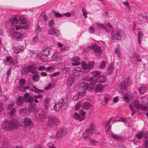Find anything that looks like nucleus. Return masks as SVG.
I'll use <instances>...</instances> for the list:
<instances>
[{
    "label": "nucleus",
    "instance_id": "obj_1",
    "mask_svg": "<svg viewBox=\"0 0 148 148\" xmlns=\"http://www.w3.org/2000/svg\"><path fill=\"white\" fill-rule=\"evenodd\" d=\"M18 125V123L16 120H12L10 122L5 121L1 125L2 128L5 130H9L11 128L16 129Z\"/></svg>",
    "mask_w": 148,
    "mask_h": 148
},
{
    "label": "nucleus",
    "instance_id": "obj_2",
    "mask_svg": "<svg viewBox=\"0 0 148 148\" xmlns=\"http://www.w3.org/2000/svg\"><path fill=\"white\" fill-rule=\"evenodd\" d=\"M132 84V80L130 78L127 77L126 78L123 79L119 85L121 90H118V91L119 92H121L123 90H127L129 88V85Z\"/></svg>",
    "mask_w": 148,
    "mask_h": 148
},
{
    "label": "nucleus",
    "instance_id": "obj_3",
    "mask_svg": "<svg viewBox=\"0 0 148 148\" xmlns=\"http://www.w3.org/2000/svg\"><path fill=\"white\" fill-rule=\"evenodd\" d=\"M88 47L90 49H93L95 55L97 57H100L102 52V50L101 46H99L96 44H91Z\"/></svg>",
    "mask_w": 148,
    "mask_h": 148
},
{
    "label": "nucleus",
    "instance_id": "obj_4",
    "mask_svg": "<svg viewBox=\"0 0 148 148\" xmlns=\"http://www.w3.org/2000/svg\"><path fill=\"white\" fill-rule=\"evenodd\" d=\"M81 65L83 72L87 73L90 71V69L94 68L95 62L93 61H91L88 64H86L85 62L82 61L81 62Z\"/></svg>",
    "mask_w": 148,
    "mask_h": 148
},
{
    "label": "nucleus",
    "instance_id": "obj_5",
    "mask_svg": "<svg viewBox=\"0 0 148 148\" xmlns=\"http://www.w3.org/2000/svg\"><path fill=\"white\" fill-rule=\"evenodd\" d=\"M129 107L132 111L131 115L133 116L136 112V110L138 109L141 107V106L140 102L138 100H135L133 101L132 106L130 104L129 105Z\"/></svg>",
    "mask_w": 148,
    "mask_h": 148
},
{
    "label": "nucleus",
    "instance_id": "obj_6",
    "mask_svg": "<svg viewBox=\"0 0 148 148\" xmlns=\"http://www.w3.org/2000/svg\"><path fill=\"white\" fill-rule=\"evenodd\" d=\"M81 106L84 110H87L89 109L91 107V105L89 103L86 101L84 102L82 104L80 102H79L77 103L75 107V110H78Z\"/></svg>",
    "mask_w": 148,
    "mask_h": 148
},
{
    "label": "nucleus",
    "instance_id": "obj_7",
    "mask_svg": "<svg viewBox=\"0 0 148 148\" xmlns=\"http://www.w3.org/2000/svg\"><path fill=\"white\" fill-rule=\"evenodd\" d=\"M61 111H63L66 109L68 106L67 99L66 98L64 97L60 99L58 102Z\"/></svg>",
    "mask_w": 148,
    "mask_h": 148
},
{
    "label": "nucleus",
    "instance_id": "obj_8",
    "mask_svg": "<svg viewBox=\"0 0 148 148\" xmlns=\"http://www.w3.org/2000/svg\"><path fill=\"white\" fill-rule=\"evenodd\" d=\"M35 116L38 121L42 122L45 118V115L43 110L40 109L38 111L35 113Z\"/></svg>",
    "mask_w": 148,
    "mask_h": 148
},
{
    "label": "nucleus",
    "instance_id": "obj_9",
    "mask_svg": "<svg viewBox=\"0 0 148 148\" xmlns=\"http://www.w3.org/2000/svg\"><path fill=\"white\" fill-rule=\"evenodd\" d=\"M20 21H21V22H26L25 19L22 16L19 17L18 16L11 18L10 20V23L12 24V25L18 23Z\"/></svg>",
    "mask_w": 148,
    "mask_h": 148
},
{
    "label": "nucleus",
    "instance_id": "obj_10",
    "mask_svg": "<svg viewBox=\"0 0 148 148\" xmlns=\"http://www.w3.org/2000/svg\"><path fill=\"white\" fill-rule=\"evenodd\" d=\"M50 52V50L49 49H45L42 53V56H40V59L44 61H47L48 60L47 56L51 55Z\"/></svg>",
    "mask_w": 148,
    "mask_h": 148
},
{
    "label": "nucleus",
    "instance_id": "obj_11",
    "mask_svg": "<svg viewBox=\"0 0 148 148\" xmlns=\"http://www.w3.org/2000/svg\"><path fill=\"white\" fill-rule=\"evenodd\" d=\"M11 26L13 29H14L15 28L16 30H18L20 29V28L26 29L28 28V26L27 23L25 22L19 23L18 25L15 24L11 25Z\"/></svg>",
    "mask_w": 148,
    "mask_h": 148
},
{
    "label": "nucleus",
    "instance_id": "obj_12",
    "mask_svg": "<svg viewBox=\"0 0 148 148\" xmlns=\"http://www.w3.org/2000/svg\"><path fill=\"white\" fill-rule=\"evenodd\" d=\"M67 132V130L65 128H61L56 132L55 137L60 138L65 136Z\"/></svg>",
    "mask_w": 148,
    "mask_h": 148
},
{
    "label": "nucleus",
    "instance_id": "obj_13",
    "mask_svg": "<svg viewBox=\"0 0 148 148\" xmlns=\"http://www.w3.org/2000/svg\"><path fill=\"white\" fill-rule=\"evenodd\" d=\"M123 33L119 31H112L111 35L113 39L120 40L123 36Z\"/></svg>",
    "mask_w": 148,
    "mask_h": 148
},
{
    "label": "nucleus",
    "instance_id": "obj_14",
    "mask_svg": "<svg viewBox=\"0 0 148 148\" xmlns=\"http://www.w3.org/2000/svg\"><path fill=\"white\" fill-rule=\"evenodd\" d=\"M141 105L143 110H146L148 108V99L146 97L142 98L141 101Z\"/></svg>",
    "mask_w": 148,
    "mask_h": 148
},
{
    "label": "nucleus",
    "instance_id": "obj_15",
    "mask_svg": "<svg viewBox=\"0 0 148 148\" xmlns=\"http://www.w3.org/2000/svg\"><path fill=\"white\" fill-rule=\"evenodd\" d=\"M88 82H89L90 84L89 86V89L90 90L92 91L94 87V84H96L97 81L92 77H90L89 79H87Z\"/></svg>",
    "mask_w": 148,
    "mask_h": 148
},
{
    "label": "nucleus",
    "instance_id": "obj_16",
    "mask_svg": "<svg viewBox=\"0 0 148 148\" xmlns=\"http://www.w3.org/2000/svg\"><path fill=\"white\" fill-rule=\"evenodd\" d=\"M23 124L25 127H31L33 125L32 120L29 118L27 117L24 119Z\"/></svg>",
    "mask_w": 148,
    "mask_h": 148
},
{
    "label": "nucleus",
    "instance_id": "obj_17",
    "mask_svg": "<svg viewBox=\"0 0 148 148\" xmlns=\"http://www.w3.org/2000/svg\"><path fill=\"white\" fill-rule=\"evenodd\" d=\"M25 49V48L24 46L19 45L14 47L13 51L14 53L16 54L20 53L24 51Z\"/></svg>",
    "mask_w": 148,
    "mask_h": 148
},
{
    "label": "nucleus",
    "instance_id": "obj_18",
    "mask_svg": "<svg viewBox=\"0 0 148 148\" xmlns=\"http://www.w3.org/2000/svg\"><path fill=\"white\" fill-rule=\"evenodd\" d=\"M23 97L25 102H27L29 103H31L33 102L34 98L32 96H30L28 93L25 94L24 95Z\"/></svg>",
    "mask_w": 148,
    "mask_h": 148
},
{
    "label": "nucleus",
    "instance_id": "obj_19",
    "mask_svg": "<svg viewBox=\"0 0 148 148\" xmlns=\"http://www.w3.org/2000/svg\"><path fill=\"white\" fill-rule=\"evenodd\" d=\"M6 60V63L7 64L13 65L18 63V61L16 60L12 59L11 57H7Z\"/></svg>",
    "mask_w": 148,
    "mask_h": 148
},
{
    "label": "nucleus",
    "instance_id": "obj_20",
    "mask_svg": "<svg viewBox=\"0 0 148 148\" xmlns=\"http://www.w3.org/2000/svg\"><path fill=\"white\" fill-rule=\"evenodd\" d=\"M49 121L53 123L56 125H58L60 123V121L58 119L54 116H50L48 117Z\"/></svg>",
    "mask_w": 148,
    "mask_h": 148
},
{
    "label": "nucleus",
    "instance_id": "obj_21",
    "mask_svg": "<svg viewBox=\"0 0 148 148\" xmlns=\"http://www.w3.org/2000/svg\"><path fill=\"white\" fill-rule=\"evenodd\" d=\"M48 34L50 35L52 34L56 36H59L60 34V31L54 28L49 30L48 31Z\"/></svg>",
    "mask_w": 148,
    "mask_h": 148
},
{
    "label": "nucleus",
    "instance_id": "obj_22",
    "mask_svg": "<svg viewBox=\"0 0 148 148\" xmlns=\"http://www.w3.org/2000/svg\"><path fill=\"white\" fill-rule=\"evenodd\" d=\"M75 79V76L74 75L70 76L66 84V85L68 87H70L71 86L74 82Z\"/></svg>",
    "mask_w": 148,
    "mask_h": 148
},
{
    "label": "nucleus",
    "instance_id": "obj_23",
    "mask_svg": "<svg viewBox=\"0 0 148 148\" xmlns=\"http://www.w3.org/2000/svg\"><path fill=\"white\" fill-rule=\"evenodd\" d=\"M30 87L29 86H25L23 89V90H25L27 89H29V90H31L32 91L34 92H35L37 93H39L41 92H43V90L39 89L37 88L35 86H34L31 89H30Z\"/></svg>",
    "mask_w": 148,
    "mask_h": 148
},
{
    "label": "nucleus",
    "instance_id": "obj_24",
    "mask_svg": "<svg viewBox=\"0 0 148 148\" xmlns=\"http://www.w3.org/2000/svg\"><path fill=\"white\" fill-rule=\"evenodd\" d=\"M37 67L35 65H29L26 67V69L27 71L32 73H36V69Z\"/></svg>",
    "mask_w": 148,
    "mask_h": 148
},
{
    "label": "nucleus",
    "instance_id": "obj_25",
    "mask_svg": "<svg viewBox=\"0 0 148 148\" xmlns=\"http://www.w3.org/2000/svg\"><path fill=\"white\" fill-rule=\"evenodd\" d=\"M19 114L22 116H28L30 114L28 110L25 108H22L19 111Z\"/></svg>",
    "mask_w": 148,
    "mask_h": 148
},
{
    "label": "nucleus",
    "instance_id": "obj_26",
    "mask_svg": "<svg viewBox=\"0 0 148 148\" xmlns=\"http://www.w3.org/2000/svg\"><path fill=\"white\" fill-rule=\"evenodd\" d=\"M80 60V58L77 56L73 57L71 59V61L74 62L72 63L73 66H77L79 65L80 62L78 61Z\"/></svg>",
    "mask_w": 148,
    "mask_h": 148
},
{
    "label": "nucleus",
    "instance_id": "obj_27",
    "mask_svg": "<svg viewBox=\"0 0 148 148\" xmlns=\"http://www.w3.org/2000/svg\"><path fill=\"white\" fill-rule=\"evenodd\" d=\"M92 134L89 130H86L83 133L82 137L85 139L87 140L90 138V136Z\"/></svg>",
    "mask_w": 148,
    "mask_h": 148
},
{
    "label": "nucleus",
    "instance_id": "obj_28",
    "mask_svg": "<svg viewBox=\"0 0 148 148\" xmlns=\"http://www.w3.org/2000/svg\"><path fill=\"white\" fill-rule=\"evenodd\" d=\"M133 60L136 62H139L141 61V59L136 52H133L132 54Z\"/></svg>",
    "mask_w": 148,
    "mask_h": 148
},
{
    "label": "nucleus",
    "instance_id": "obj_29",
    "mask_svg": "<svg viewBox=\"0 0 148 148\" xmlns=\"http://www.w3.org/2000/svg\"><path fill=\"white\" fill-rule=\"evenodd\" d=\"M25 102L23 97H18L16 100V104L18 106H22Z\"/></svg>",
    "mask_w": 148,
    "mask_h": 148
},
{
    "label": "nucleus",
    "instance_id": "obj_30",
    "mask_svg": "<svg viewBox=\"0 0 148 148\" xmlns=\"http://www.w3.org/2000/svg\"><path fill=\"white\" fill-rule=\"evenodd\" d=\"M36 106L35 104L31 103L28 107V111L29 114L32 112L35 111L36 110Z\"/></svg>",
    "mask_w": 148,
    "mask_h": 148
},
{
    "label": "nucleus",
    "instance_id": "obj_31",
    "mask_svg": "<svg viewBox=\"0 0 148 148\" xmlns=\"http://www.w3.org/2000/svg\"><path fill=\"white\" fill-rule=\"evenodd\" d=\"M80 88H82L83 90H86L88 89L90 91L89 89V85L87 83H86L85 82H83L80 84Z\"/></svg>",
    "mask_w": 148,
    "mask_h": 148
},
{
    "label": "nucleus",
    "instance_id": "obj_32",
    "mask_svg": "<svg viewBox=\"0 0 148 148\" xmlns=\"http://www.w3.org/2000/svg\"><path fill=\"white\" fill-rule=\"evenodd\" d=\"M104 89V86L102 84H98L95 86L94 90L96 92L102 91Z\"/></svg>",
    "mask_w": 148,
    "mask_h": 148
},
{
    "label": "nucleus",
    "instance_id": "obj_33",
    "mask_svg": "<svg viewBox=\"0 0 148 148\" xmlns=\"http://www.w3.org/2000/svg\"><path fill=\"white\" fill-rule=\"evenodd\" d=\"M84 95V92H79L78 94L75 96L73 97V99L74 100H77L81 98Z\"/></svg>",
    "mask_w": 148,
    "mask_h": 148
},
{
    "label": "nucleus",
    "instance_id": "obj_34",
    "mask_svg": "<svg viewBox=\"0 0 148 148\" xmlns=\"http://www.w3.org/2000/svg\"><path fill=\"white\" fill-rule=\"evenodd\" d=\"M138 91L140 94H144L145 93L147 90V88L144 86H141L138 88Z\"/></svg>",
    "mask_w": 148,
    "mask_h": 148
},
{
    "label": "nucleus",
    "instance_id": "obj_35",
    "mask_svg": "<svg viewBox=\"0 0 148 148\" xmlns=\"http://www.w3.org/2000/svg\"><path fill=\"white\" fill-rule=\"evenodd\" d=\"M13 36L16 38L21 39L23 37V35L20 32H15L13 34Z\"/></svg>",
    "mask_w": 148,
    "mask_h": 148
},
{
    "label": "nucleus",
    "instance_id": "obj_36",
    "mask_svg": "<svg viewBox=\"0 0 148 148\" xmlns=\"http://www.w3.org/2000/svg\"><path fill=\"white\" fill-rule=\"evenodd\" d=\"M74 118L76 120H79V121L84 120V118L81 117V115L75 112L73 115Z\"/></svg>",
    "mask_w": 148,
    "mask_h": 148
},
{
    "label": "nucleus",
    "instance_id": "obj_37",
    "mask_svg": "<svg viewBox=\"0 0 148 148\" xmlns=\"http://www.w3.org/2000/svg\"><path fill=\"white\" fill-rule=\"evenodd\" d=\"M106 80V77L104 76L100 75L97 79V81L99 83H103L105 82Z\"/></svg>",
    "mask_w": 148,
    "mask_h": 148
},
{
    "label": "nucleus",
    "instance_id": "obj_38",
    "mask_svg": "<svg viewBox=\"0 0 148 148\" xmlns=\"http://www.w3.org/2000/svg\"><path fill=\"white\" fill-rule=\"evenodd\" d=\"M49 101L47 99H45L44 103V108L45 110H47L49 107Z\"/></svg>",
    "mask_w": 148,
    "mask_h": 148
},
{
    "label": "nucleus",
    "instance_id": "obj_39",
    "mask_svg": "<svg viewBox=\"0 0 148 148\" xmlns=\"http://www.w3.org/2000/svg\"><path fill=\"white\" fill-rule=\"evenodd\" d=\"M115 52L117 55L118 57L120 58L121 53V51L119 46H117L115 49Z\"/></svg>",
    "mask_w": 148,
    "mask_h": 148
},
{
    "label": "nucleus",
    "instance_id": "obj_40",
    "mask_svg": "<svg viewBox=\"0 0 148 148\" xmlns=\"http://www.w3.org/2000/svg\"><path fill=\"white\" fill-rule=\"evenodd\" d=\"M123 3L125 7L128 10H130L131 9L129 3L127 1L123 2Z\"/></svg>",
    "mask_w": 148,
    "mask_h": 148
},
{
    "label": "nucleus",
    "instance_id": "obj_41",
    "mask_svg": "<svg viewBox=\"0 0 148 148\" xmlns=\"http://www.w3.org/2000/svg\"><path fill=\"white\" fill-rule=\"evenodd\" d=\"M9 142L7 140H3L2 143V147L3 148H6L8 146Z\"/></svg>",
    "mask_w": 148,
    "mask_h": 148
},
{
    "label": "nucleus",
    "instance_id": "obj_42",
    "mask_svg": "<svg viewBox=\"0 0 148 148\" xmlns=\"http://www.w3.org/2000/svg\"><path fill=\"white\" fill-rule=\"evenodd\" d=\"M40 78L39 75L38 74H36L33 75L32 77L33 80L34 82H38Z\"/></svg>",
    "mask_w": 148,
    "mask_h": 148
},
{
    "label": "nucleus",
    "instance_id": "obj_43",
    "mask_svg": "<svg viewBox=\"0 0 148 148\" xmlns=\"http://www.w3.org/2000/svg\"><path fill=\"white\" fill-rule=\"evenodd\" d=\"M28 52L30 55H34V56L36 57L39 56V54H38V53L37 51L35 50H32L30 49H29L28 51Z\"/></svg>",
    "mask_w": 148,
    "mask_h": 148
},
{
    "label": "nucleus",
    "instance_id": "obj_44",
    "mask_svg": "<svg viewBox=\"0 0 148 148\" xmlns=\"http://www.w3.org/2000/svg\"><path fill=\"white\" fill-rule=\"evenodd\" d=\"M94 124L93 122L91 123L89 126V129H87L89 130L92 133L94 132Z\"/></svg>",
    "mask_w": 148,
    "mask_h": 148
},
{
    "label": "nucleus",
    "instance_id": "obj_45",
    "mask_svg": "<svg viewBox=\"0 0 148 148\" xmlns=\"http://www.w3.org/2000/svg\"><path fill=\"white\" fill-rule=\"evenodd\" d=\"M143 33L141 32H138V41L139 43L140 44H141V40L143 37Z\"/></svg>",
    "mask_w": 148,
    "mask_h": 148
},
{
    "label": "nucleus",
    "instance_id": "obj_46",
    "mask_svg": "<svg viewBox=\"0 0 148 148\" xmlns=\"http://www.w3.org/2000/svg\"><path fill=\"white\" fill-rule=\"evenodd\" d=\"M15 102L14 101H12L8 105L6 106V107L8 110L11 108L14 105Z\"/></svg>",
    "mask_w": 148,
    "mask_h": 148
},
{
    "label": "nucleus",
    "instance_id": "obj_47",
    "mask_svg": "<svg viewBox=\"0 0 148 148\" xmlns=\"http://www.w3.org/2000/svg\"><path fill=\"white\" fill-rule=\"evenodd\" d=\"M101 72L99 71H94L92 73V75L95 77H98L101 74Z\"/></svg>",
    "mask_w": 148,
    "mask_h": 148
},
{
    "label": "nucleus",
    "instance_id": "obj_48",
    "mask_svg": "<svg viewBox=\"0 0 148 148\" xmlns=\"http://www.w3.org/2000/svg\"><path fill=\"white\" fill-rule=\"evenodd\" d=\"M94 26H95V28H103L105 27L103 24L98 23H95Z\"/></svg>",
    "mask_w": 148,
    "mask_h": 148
},
{
    "label": "nucleus",
    "instance_id": "obj_49",
    "mask_svg": "<svg viewBox=\"0 0 148 148\" xmlns=\"http://www.w3.org/2000/svg\"><path fill=\"white\" fill-rule=\"evenodd\" d=\"M113 117L110 118L109 120L106 121L103 123V125L105 127H107V125H108L110 123V122L113 119Z\"/></svg>",
    "mask_w": 148,
    "mask_h": 148
},
{
    "label": "nucleus",
    "instance_id": "obj_50",
    "mask_svg": "<svg viewBox=\"0 0 148 148\" xmlns=\"http://www.w3.org/2000/svg\"><path fill=\"white\" fill-rule=\"evenodd\" d=\"M49 25L51 29L54 28V20H51L49 22Z\"/></svg>",
    "mask_w": 148,
    "mask_h": 148
},
{
    "label": "nucleus",
    "instance_id": "obj_51",
    "mask_svg": "<svg viewBox=\"0 0 148 148\" xmlns=\"http://www.w3.org/2000/svg\"><path fill=\"white\" fill-rule=\"evenodd\" d=\"M54 69V67L53 66H50L46 68V71H52Z\"/></svg>",
    "mask_w": 148,
    "mask_h": 148
},
{
    "label": "nucleus",
    "instance_id": "obj_52",
    "mask_svg": "<svg viewBox=\"0 0 148 148\" xmlns=\"http://www.w3.org/2000/svg\"><path fill=\"white\" fill-rule=\"evenodd\" d=\"M53 107L54 109L56 111H58L59 110L61 111L60 107V105L58 104V102L57 103H56L55 104Z\"/></svg>",
    "mask_w": 148,
    "mask_h": 148
},
{
    "label": "nucleus",
    "instance_id": "obj_53",
    "mask_svg": "<svg viewBox=\"0 0 148 148\" xmlns=\"http://www.w3.org/2000/svg\"><path fill=\"white\" fill-rule=\"evenodd\" d=\"M114 70V66L112 64H110L108 68V72L109 74H110Z\"/></svg>",
    "mask_w": 148,
    "mask_h": 148
},
{
    "label": "nucleus",
    "instance_id": "obj_54",
    "mask_svg": "<svg viewBox=\"0 0 148 148\" xmlns=\"http://www.w3.org/2000/svg\"><path fill=\"white\" fill-rule=\"evenodd\" d=\"M106 62L104 61H102L100 62V64L99 66V68L100 69H103L105 68L106 66Z\"/></svg>",
    "mask_w": 148,
    "mask_h": 148
},
{
    "label": "nucleus",
    "instance_id": "obj_55",
    "mask_svg": "<svg viewBox=\"0 0 148 148\" xmlns=\"http://www.w3.org/2000/svg\"><path fill=\"white\" fill-rule=\"evenodd\" d=\"M89 139L90 142L92 145H95L98 143L97 141L93 139L90 138Z\"/></svg>",
    "mask_w": 148,
    "mask_h": 148
},
{
    "label": "nucleus",
    "instance_id": "obj_56",
    "mask_svg": "<svg viewBox=\"0 0 148 148\" xmlns=\"http://www.w3.org/2000/svg\"><path fill=\"white\" fill-rule=\"evenodd\" d=\"M82 11L83 13L84 16L85 18L86 19L88 17V16H87L88 13H87L86 11L84 8H82Z\"/></svg>",
    "mask_w": 148,
    "mask_h": 148
},
{
    "label": "nucleus",
    "instance_id": "obj_57",
    "mask_svg": "<svg viewBox=\"0 0 148 148\" xmlns=\"http://www.w3.org/2000/svg\"><path fill=\"white\" fill-rule=\"evenodd\" d=\"M58 53L57 52H55L52 56V59L54 61H56L58 57Z\"/></svg>",
    "mask_w": 148,
    "mask_h": 148
},
{
    "label": "nucleus",
    "instance_id": "obj_58",
    "mask_svg": "<svg viewBox=\"0 0 148 148\" xmlns=\"http://www.w3.org/2000/svg\"><path fill=\"white\" fill-rule=\"evenodd\" d=\"M143 136V132H139L136 135V137L138 139H140Z\"/></svg>",
    "mask_w": 148,
    "mask_h": 148
},
{
    "label": "nucleus",
    "instance_id": "obj_59",
    "mask_svg": "<svg viewBox=\"0 0 148 148\" xmlns=\"http://www.w3.org/2000/svg\"><path fill=\"white\" fill-rule=\"evenodd\" d=\"M36 32L37 34L40 32V27L39 25H37L35 28Z\"/></svg>",
    "mask_w": 148,
    "mask_h": 148
},
{
    "label": "nucleus",
    "instance_id": "obj_60",
    "mask_svg": "<svg viewBox=\"0 0 148 148\" xmlns=\"http://www.w3.org/2000/svg\"><path fill=\"white\" fill-rule=\"evenodd\" d=\"M26 81L24 79H22L19 80V83L21 85H24L26 83Z\"/></svg>",
    "mask_w": 148,
    "mask_h": 148
},
{
    "label": "nucleus",
    "instance_id": "obj_61",
    "mask_svg": "<svg viewBox=\"0 0 148 148\" xmlns=\"http://www.w3.org/2000/svg\"><path fill=\"white\" fill-rule=\"evenodd\" d=\"M79 112L80 113L81 116V117L84 118V116L85 115L86 112H85L84 111L82 110H79Z\"/></svg>",
    "mask_w": 148,
    "mask_h": 148
},
{
    "label": "nucleus",
    "instance_id": "obj_62",
    "mask_svg": "<svg viewBox=\"0 0 148 148\" xmlns=\"http://www.w3.org/2000/svg\"><path fill=\"white\" fill-rule=\"evenodd\" d=\"M55 16L57 18H61L63 16V15L57 12L55 13Z\"/></svg>",
    "mask_w": 148,
    "mask_h": 148
},
{
    "label": "nucleus",
    "instance_id": "obj_63",
    "mask_svg": "<svg viewBox=\"0 0 148 148\" xmlns=\"http://www.w3.org/2000/svg\"><path fill=\"white\" fill-rule=\"evenodd\" d=\"M69 49V47H66L61 49H60V51L61 52H63L65 51L68 50Z\"/></svg>",
    "mask_w": 148,
    "mask_h": 148
},
{
    "label": "nucleus",
    "instance_id": "obj_64",
    "mask_svg": "<svg viewBox=\"0 0 148 148\" xmlns=\"http://www.w3.org/2000/svg\"><path fill=\"white\" fill-rule=\"evenodd\" d=\"M70 69L69 68L66 67H64L62 70V72L64 73H65L69 71Z\"/></svg>",
    "mask_w": 148,
    "mask_h": 148
}]
</instances>
